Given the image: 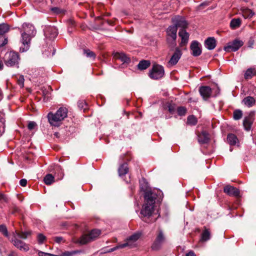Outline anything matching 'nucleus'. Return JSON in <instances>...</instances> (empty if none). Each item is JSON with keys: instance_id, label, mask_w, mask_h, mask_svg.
<instances>
[{"instance_id": "1", "label": "nucleus", "mask_w": 256, "mask_h": 256, "mask_svg": "<svg viewBox=\"0 0 256 256\" xmlns=\"http://www.w3.org/2000/svg\"><path fill=\"white\" fill-rule=\"evenodd\" d=\"M157 196L151 191H148L144 194V202L140 211V214L144 217H150L154 210L156 200Z\"/></svg>"}, {"instance_id": "2", "label": "nucleus", "mask_w": 256, "mask_h": 256, "mask_svg": "<svg viewBox=\"0 0 256 256\" xmlns=\"http://www.w3.org/2000/svg\"><path fill=\"white\" fill-rule=\"evenodd\" d=\"M68 112L66 108L61 107L55 113L49 112L47 116L49 123L52 126H60L67 117Z\"/></svg>"}, {"instance_id": "3", "label": "nucleus", "mask_w": 256, "mask_h": 256, "mask_svg": "<svg viewBox=\"0 0 256 256\" xmlns=\"http://www.w3.org/2000/svg\"><path fill=\"white\" fill-rule=\"evenodd\" d=\"M31 234L30 232H18L16 230L13 233L12 236L10 238L12 244L20 250L28 252L29 250L28 244H26L18 238L26 239Z\"/></svg>"}, {"instance_id": "4", "label": "nucleus", "mask_w": 256, "mask_h": 256, "mask_svg": "<svg viewBox=\"0 0 256 256\" xmlns=\"http://www.w3.org/2000/svg\"><path fill=\"white\" fill-rule=\"evenodd\" d=\"M100 234V231L98 230H92L88 234H83L77 240V242L80 244H85L88 242L95 240Z\"/></svg>"}, {"instance_id": "5", "label": "nucleus", "mask_w": 256, "mask_h": 256, "mask_svg": "<svg viewBox=\"0 0 256 256\" xmlns=\"http://www.w3.org/2000/svg\"><path fill=\"white\" fill-rule=\"evenodd\" d=\"M164 70L163 66L158 64L154 65L150 71V77L154 80H158L164 76Z\"/></svg>"}, {"instance_id": "6", "label": "nucleus", "mask_w": 256, "mask_h": 256, "mask_svg": "<svg viewBox=\"0 0 256 256\" xmlns=\"http://www.w3.org/2000/svg\"><path fill=\"white\" fill-rule=\"evenodd\" d=\"M5 56V62L6 66H12L18 64L20 58L18 53L10 52L6 54Z\"/></svg>"}, {"instance_id": "7", "label": "nucleus", "mask_w": 256, "mask_h": 256, "mask_svg": "<svg viewBox=\"0 0 256 256\" xmlns=\"http://www.w3.org/2000/svg\"><path fill=\"white\" fill-rule=\"evenodd\" d=\"M177 30L176 26L173 24L170 26L166 29V32L167 36L168 42L172 44H176V40L177 38Z\"/></svg>"}, {"instance_id": "8", "label": "nucleus", "mask_w": 256, "mask_h": 256, "mask_svg": "<svg viewBox=\"0 0 256 256\" xmlns=\"http://www.w3.org/2000/svg\"><path fill=\"white\" fill-rule=\"evenodd\" d=\"M172 22L174 26L180 28V30H186L188 26V24L185 18L180 16H176L172 18Z\"/></svg>"}, {"instance_id": "9", "label": "nucleus", "mask_w": 256, "mask_h": 256, "mask_svg": "<svg viewBox=\"0 0 256 256\" xmlns=\"http://www.w3.org/2000/svg\"><path fill=\"white\" fill-rule=\"evenodd\" d=\"M244 42L238 39H236L227 44L224 47V50L226 52H236L238 50L242 45Z\"/></svg>"}, {"instance_id": "10", "label": "nucleus", "mask_w": 256, "mask_h": 256, "mask_svg": "<svg viewBox=\"0 0 256 256\" xmlns=\"http://www.w3.org/2000/svg\"><path fill=\"white\" fill-rule=\"evenodd\" d=\"M140 238V235L138 234H134L128 237L124 244H122V246L124 248L128 247L130 248L136 246V241Z\"/></svg>"}, {"instance_id": "11", "label": "nucleus", "mask_w": 256, "mask_h": 256, "mask_svg": "<svg viewBox=\"0 0 256 256\" xmlns=\"http://www.w3.org/2000/svg\"><path fill=\"white\" fill-rule=\"evenodd\" d=\"M165 242V238L162 231L160 230L155 240L152 245V248L154 250H159Z\"/></svg>"}, {"instance_id": "12", "label": "nucleus", "mask_w": 256, "mask_h": 256, "mask_svg": "<svg viewBox=\"0 0 256 256\" xmlns=\"http://www.w3.org/2000/svg\"><path fill=\"white\" fill-rule=\"evenodd\" d=\"M44 34L46 38L50 40L54 39L58 36V30L56 27L48 26L44 29Z\"/></svg>"}, {"instance_id": "13", "label": "nucleus", "mask_w": 256, "mask_h": 256, "mask_svg": "<svg viewBox=\"0 0 256 256\" xmlns=\"http://www.w3.org/2000/svg\"><path fill=\"white\" fill-rule=\"evenodd\" d=\"M254 112H250L248 116L244 120L243 125L244 129L247 131L250 130L251 128L252 124L254 120Z\"/></svg>"}, {"instance_id": "14", "label": "nucleus", "mask_w": 256, "mask_h": 256, "mask_svg": "<svg viewBox=\"0 0 256 256\" xmlns=\"http://www.w3.org/2000/svg\"><path fill=\"white\" fill-rule=\"evenodd\" d=\"M192 54L194 56H198L201 54L202 49L200 44L197 41H193L190 46Z\"/></svg>"}, {"instance_id": "15", "label": "nucleus", "mask_w": 256, "mask_h": 256, "mask_svg": "<svg viewBox=\"0 0 256 256\" xmlns=\"http://www.w3.org/2000/svg\"><path fill=\"white\" fill-rule=\"evenodd\" d=\"M224 192L230 196H240V192L238 189L230 185L226 186L224 188Z\"/></svg>"}, {"instance_id": "16", "label": "nucleus", "mask_w": 256, "mask_h": 256, "mask_svg": "<svg viewBox=\"0 0 256 256\" xmlns=\"http://www.w3.org/2000/svg\"><path fill=\"white\" fill-rule=\"evenodd\" d=\"M178 36L181 38L180 46H184L186 45L188 41L189 34L186 32V30H180L178 32Z\"/></svg>"}, {"instance_id": "17", "label": "nucleus", "mask_w": 256, "mask_h": 256, "mask_svg": "<svg viewBox=\"0 0 256 256\" xmlns=\"http://www.w3.org/2000/svg\"><path fill=\"white\" fill-rule=\"evenodd\" d=\"M182 54V53L181 50L178 48H176L168 64L170 66L176 64L180 59Z\"/></svg>"}, {"instance_id": "18", "label": "nucleus", "mask_w": 256, "mask_h": 256, "mask_svg": "<svg viewBox=\"0 0 256 256\" xmlns=\"http://www.w3.org/2000/svg\"><path fill=\"white\" fill-rule=\"evenodd\" d=\"M199 92L203 98L206 100L210 97L212 89L208 86H202L200 88Z\"/></svg>"}, {"instance_id": "19", "label": "nucleus", "mask_w": 256, "mask_h": 256, "mask_svg": "<svg viewBox=\"0 0 256 256\" xmlns=\"http://www.w3.org/2000/svg\"><path fill=\"white\" fill-rule=\"evenodd\" d=\"M22 28L24 30L23 32L31 35L32 36H34L36 33V30L34 26L30 24H24Z\"/></svg>"}, {"instance_id": "20", "label": "nucleus", "mask_w": 256, "mask_h": 256, "mask_svg": "<svg viewBox=\"0 0 256 256\" xmlns=\"http://www.w3.org/2000/svg\"><path fill=\"white\" fill-rule=\"evenodd\" d=\"M206 47L210 50H213L216 46V41L214 38L210 37L205 40Z\"/></svg>"}, {"instance_id": "21", "label": "nucleus", "mask_w": 256, "mask_h": 256, "mask_svg": "<svg viewBox=\"0 0 256 256\" xmlns=\"http://www.w3.org/2000/svg\"><path fill=\"white\" fill-rule=\"evenodd\" d=\"M114 56L116 58L120 60L124 63H129L130 61V58L123 52H116L114 54Z\"/></svg>"}, {"instance_id": "22", "label": "nucleus", "mask_w": 256, "mask_h": 256, "mask_svg": "<svg viewBox=\"0 0 256 256\" xmlns=\"http://www.w3.org/2000/svg\"><path fill=\"white\" fill-rule=\"evenodd\" d=\"M242 102L248 107L250 108L256 104V100L253 97L248 96L243 99Z\"/></svg>"}, {"instance_id": "23", "label": "nucleus", "mask_w": 256, "mask_h": 256, "mask_svg": "<svg viewBox=\"0 0 256 256\" xmlns=\"http://www.w3.org/2000/svg\"><path fill=\"white\" fill-rule=\"evenodd\" d=\"M128 172V168L127 163H124L122 164L118 168V172L120 176L125 175Z\"/></svg>"}, {"instance_id": "24", "label": "nucleus", "mask_w": 256, "mask_h": 256, "mask_svg": "<svg viewBox=\"0 0 256 256\" xmlns=\"http://www.w3.org/2000/svg\"><path fill=\"white\" fill-rule=\"evenodd\" d=\"M241 23L240 18H233L230 21V26L232 29H236L240 26Z\"/></svg>"}, {"instance_id": "25", "label": "nucleus", "mask_w": 256, "mask_h": 256, "mask_svg": "<svg viewBox=\"0 0 256 256\" xmlns=\"http://www.w3.org/2000/svg\"><path fill=\"white\" fill-rule=\"evenodd\" d=\"M242 14L244 18H250L254 16V13L251 10L244 8L242 10Z\"/></svg>"}, {"instance_id": "26", "label": "nucleus", "mask_w": 256, "mask_h": 256, "mask_svg": "<svg viewBox=\"0 0 256 256\" xmlns=\"http://www.w3.org/2000/svg\"><path fill=\"white\" fill-rule=\"evenodd\" d=\"M227 140L230 145H235L238 142L236 136L233 134H230L228 135Z\"/></svg>"}, {"instance_id": "27", "label": "nucleus", "mask_w": 256, "mask_h": 256, "mask_svg": "<svg viewBox=\"0 0 256 256\" xmlns=\"http://www.w3.org/2000/svg\"><path fill=\"white\" fill-rule=\"evenodd\" d=\"M209 139L208 134L205 132H202L198 136V141L202 144L208 142Z\"/></svg>"}, {"instance_id": "28", "label": "nucleus", "mask_w": 256, "mask_h": 256, "mask_svg": "<svg viewBox=\"0 0 256 256\" xmlns=\"http://www.w3.org/2000/svg\"><path fill=\"white\" fill-rule=\"evenodd\" d=\"M256 74V70L254 68H250L247 70L244 74V78L246 79H250L253 76Z\"/></svg>"}, {"instance_id": "29", "label": "nucleus", "mask_w": 256, "mask_h": 256, "mask_svg": "<svg viewBox=\"0 0 256 256\" xmlns=\"http://www.w3.org/2000/svg\"><path fill=\"white\" fill-rule=\"evenodd\" d=\"M31 35L28 34L26 33L22 32V42L24 45L28 46V44L30 42L31 37H32Z\"/></svg>"}, {"instance_id": "30", "label": "nucleus", "mask_w": 256, "mask_h": 256, "mask_svg": "<svg viewBox=\"0 0 256 256\" xmlns=\"http://www.w3.org/2000/svg\"><path fill=\"white\" fill-rule=\"evenodd\" d=\"M150 66V62L148 60H143L140 61L138 65V68L144 70Z\"/></svg>"}, {"instance_id": "31", "label": "nucleus", "mask_w": 256, "mask_h": 256, "mask_svg": "<svg viewBox=\"0 0 256 256\" xmlns=\"http://www.w3.org/2000/svg\"><path fill=\"white\" fill-rule=\"evenodd\" d=\"M44 180L46 184L50 185L54 182V177L51 174H48L44 176Z\"/></svg>"}, {"instance_id": "32", "label": "nucleus", "mask_w": 256, "mask_h": 256, "mask_svg": "<svg viewBox=\"0 0 256 256\" xmlns=\"http://www.w3.org/2000/svg\"><path fill=\"white\" fill-rule=\"evenodd\" d=\"M84 54H85L86 57L92 58L93 60H94L96 57L94 52L89 49H84Z\"/></svg>"}, {"instance_id": "33", "label": "nucleus", "mask_w": 256, "mask_h": 256, "mask_svg": "<svg viewBox=\"0 0 256 256\" xmlns=\"http://www.w3.org/2000/svg\"><path fill=\"white\" fill-rule=\"evenodd\" d=\"M210 232L208 229H205L202 234L201 240L202 241H206L210 238Z\"/></svg>"}, {"instance_id": "34", "label": "nucleus", "mask_w": 256, "mask_h": 256, "mask_svg": "<svg viewBox=\"0 0 256 256\" xmlns=\"http://www.w3.org/2000/svg\"><path fill=\"white\" fill-rule=\"evenodd\" d=\"M9 30L8 25L5 24H0V36L4 35Z\"/></svg>"}, {"instance_id": "35", "label": "nucleus", "mask_w": 256, "mask_h": 256, "mask_svg": "<svg viewBox=\"0 0 256 256\" xmlns=\"http://www.w3.org/2000/svg\"><path fill=\"white\" fill-rule=\"evenodd\" d=\"M187 122L188 124L194 126L197 123V120L196 118L193 115L190 116L188 117Z\"/></svg>"}, {"instance_id": "36", "label": "nucleus", "mask_w": 256, "mask_h": 256, "mask_svg": "<svg viewBox=\"0 0 256 256\" xmlns=\"http://www.w3.org/2000/svg\"><path fill=\"white\" fill-rule=\"evenodd\" d=\"M79 252L78 250L65 251L62 252L60 256H74Z\"/></svg>"}, {"instance_id": "37", "label": "nucleus", "mask_w": 256, "mask_h": 256, "mask_svg": "<svg viewBox=\"0 0 256 256\" xmlns=\"http://www.w3.org/2000/svg\"><path fill=\"white\" fill-rule=\"evenodd\" d=\"M233 117L235 120H238L242 118V112L241 110H236L234 112Z\"/></svg>"}, {"instance_id": "38", "label": "nucleus", "mask_w": 256, "mask_h": 256, "mask_svg": "<svg viewBox=\"0 0 256 256\" xmlns=\"http://www.w3.org/2000/svg\"><path fill=\"white\" fill-rule=\"evenodd\" d=\"M0 128H2L3 130L5 128L4 114L2 112H0Z\"/></svg>"}, {"instance_id": "39", "label": "nucleus", "mask_w": 256, "mask_h": 256, "mask_svg": "<svg viewBox=\"0 0 256 256\" xmlns=\"http://www.w3.org/2000/svg\"><path fill=\"white\" fill-rule=\"evenodd\" d=\"M186 110L184 106H180L177 108V112L179 116H184L186 114Z\"/></svg>"}, {"instance_id": "40", "label": "nucleus", "mask_w": 256, "mask_h": 256, "mask_svg": "<svg viewBox=\"0 0 256 256\" xmlns=\"http://www.w3.org/2000/svg\"><path fill=\"white\" fill-rule=\"evenodd\" d=\"M8 43V38L4 35L0 36V47L4 46Z\"/></svg>"}, {"instance_id": "41", "label": "nucleus", "mask_w": 256, "mask_h": 256, "mask_svg": "<svg viewBox=\"0 0 256 256\" xmlns=\"http://www.w3.org/2000/svg\"><path fill=\"white\" fill-rule=\"evenodd\" d=\"M24 76L22 75L19 76L18 78L17 79V83L21 88L24 86Z\"/></svg>"}, {"instance_id": "42", "label": "nucleus", "mask_w": 256, "mask_h": 256, "mask_svg": "<svg viewBox=\"0 0 256 256\" xmlns=\"http://www.w3.org/2000/svg\"><path fill=\"white\" fill-rule=\"evenodd\" d=\"M78 106L80 110H84L86 109V104L84 100H79L78 102Z\"/></svg>"}, {"instance_id": "43", "label": "nucleus", "mask_w": 256, "mask_h": 256, "mask_svg": "<svg viewBox=\"0 0 256 256\" xmlns=\"http://www.w3.org/2000/svg\"><path fill=\"white\" fill-rule=\"evenodd\" d=\"M0 232H2L6 236H8V232L5 226L0 225Z\"/></svg>"}, {"instance_id": "44", "label": "nucleus", "mask_w": 256, "mask_h": 256, "mask_svg": "<svg viewBox=\"0 0 256 256\" xmlns=\"http://www.w3.org/2000/svg\"><path fill=\"white\" fill-rule=\"evenodd\" d=\"M36 126V124L34 122H30L28 127L30 130H32Z\"/></svg>"}, {"instance_id": "45", "label": "nucleus", "mask_w": 256, "mask_h": 256, "mask_svg": "<svg viewBox=\"0 0 256 256\" xmlns=\"http://www.w3.org/2000/svg\"><path fill=\"white\" fill-rule=\"evenodd\" d=\"M38 240L39 243L42 244L46 240V236L42 234H40L38 236Z\"/></svg>"}, {"instance_id": "46", "label": "nucleus", "mask_w": 256, "mask_h": 256, "mask_svg": "<svg viewBox=\"0 0 256 256\" xmlns=\"http://www.w3.org/2000/svg\"><path fill=\"white\" fill-rule=\"evenodd\" d=\"M38 256H58V255L46 253V252H42L41 251H40L38 252Z\"/></svg>"}, {"instance_id": "47", "label": "nucleus", "mask_w": 256, "mask_h": 256, "mask_svg": "<svg viewBox=\"0 0 256 256\" xmlns=\"http://www.w3.org/2000/svg\"><path fill=\"white\" fill-rule=\"evenodd\" d=\"M8 200V198L4 194L0 193V201L7 202Z\"/></svg>"}, {"instance_id": "48", "label": "nucleus", "mask_w": 256, "mask_h": 256, "mask_svg": "<svg viewBox=\"0 0 256 256\" xmlns=\"http://www.w3.org/2000/svg\"><path fill=\"white\" fill-rule=\"evenodd\" d=\"M54 240L55 242L60 244L61 242H64V240H63V238L60 236H56L54 238Z\"/></svg>"}, {"instance_id": "49", "label": "nucleus", "mask_w": 256, "mask_h": 256, "mask_svg": "<svg viewBox=\"0 0 256 256\" xmlns=\"http://www.w3.org/2000/svg\"><path fill=\"white\" fill-rule=\"evenodd\" d=\"M168 110L170 113H173L175 110V107L172 104H170L168 106Z\"/></svg>"}, {"instance_id": "50", "label": "nucleus", "mask_w": 256, "mask_h": 256, "mask_svg": "<svg viewBox=\"0 0 256 256\" xmlns=\"http://www.w3.org/2000/svg\"><path fill=\"white\" fill-rule=\"evenodd\" d=\"M20 184L22 186H26L27 184V180L26 179H22L20 181Z\"/></svg>"}, {"instance_id": "51", "label": "nucleus", "mask_w": 256, "mask_h": 256, "mask_svg": "<svg viewBox=\"0 0 256 256\" xmlns=\"http://www.w3.org/2000/svg\"><path fill=\"white\" fill-rule=\"evenodd\" d=\"M121 246H122V244H119L117 245L116 246L114 247L113 248H112L110 250V252H114L118 248H124L121 247Z\"/></svg>"}, {"instance_id": "52", "label": "nucleus", "mask_w": 256, "mask_h": 256, "mask_svg": "<svg viewBox=\"0 0 256 256\" xmlns=\"http://www.w3.org/2000/svg\"><path fill=\"white\" fill-rule=\"evenodd\" d=\"M52 10L56 14H58L60 12V10L58 8H56V7L52 8Z\"/></svg>"}, {"instance_id": "53", "label": "nucleus", "mask_w": 256, "mask_h": 256, "mask_svg": "<svg viewBox=\"0 0 256 256\" xmlns=\"http://www.w3.org/2000/svg\"><path fill=\"white\" fill-rule=\"evenodd\" d=\"M186 256H196V254L193 252L190 251L186 254Z\"/></svg>"}, {"instance_id": "54", "label": "nucleus", "mask_w": 256, "mask_h": 256, "mask_svg": "<svg viewBox=\"0 0 256 256\" xmlns=\"http://www.w3.org/2000/svg\"><path fill=\"white\" fill-rule=\"evenodd\" d=\"M3 68V63L2 60H0V70L2 69Z\"/></svg>"}, {"instance_id": "55", "label": "nucleus", "mask_w": 256, "mask_h": 256, "mask_svg": "<svg viewBox=\"0 0 256 256\" xmlns=\"http://www.w3.org/2000/svg\"><path fill=\"white\" fill-rule=\"evenodd\" d=\"M2 92L1 90L0 89V100L2 99Z\"/></svg>"}, {"instance_id": "56", "label": "nucleus", "mask_w": 256, "mask_h": 256, "mask_svg": "<svg viewBox=\"0 0 256 256\" xmlns=\"http://www.w3.org/2000/svg\"><path fill=\"white\" fill-rule=\"evenodd\" d=\"M58 134H58V132H55V133H54V135L56 137L58 138Z\"/></svg>"}]
</instances>
